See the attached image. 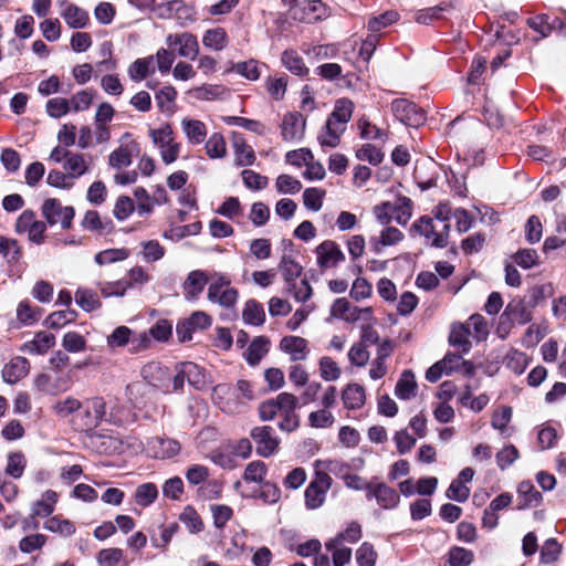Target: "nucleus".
<instances>
[{
    "mask_svg": "<svg viewBox=\"0 0 566 566\" xmlns=\"http://www.w3.org/2000/svg\"><path fill=\"white\" fill-rule=\"evenodd\" d=\"M180 522L190 533H199L203 530V523L197 511L188 505L184 509L179 516Z\"/></svg>",
    "mask_w": 566,
    "mask_h": 566,
    "instance_id": "680f3d73",
    "label": "nucleus"
},
{
    "mask_svg": "<svg viewBox=\"0 0 566 566\" xmlns=\"http://www.w3.org/2000/svg\"><path fill=\"white\" fill-rule=\"evenodd\" d=\"M206 153L211 159H220L227 155V144L220 133H213L205 145Z\"/></svg>",
    "mask_w": 566,
    "mask_h": 566,
    "instance_id": "5fc2aeb1",
    "label": "nucleus"
},
{
    "mask_svg": "<svg viewBox=\"0 0 566 566\" xmlns=\"http://www.w3.org/2000/svg\"><path fill=\"white\" fill-rule=\"evenodd\" d=\"M471 331V337L480 343L488 338L490 334V325L486 318L481 314H473L465 322Z\"/></svg>",
    "mask_w": 566,
    "mask_h": 566,
    "instance_id": "37998d69",
    "label": "nucleus"
},
{
    "mask_svg": "<svg viewBox=\"0 0 566 566\" xmlns=\"http://www.w3.org/2000/svg\"><path fill=\"white\" fill-rule=\"evenodd\" d=\"M279 269L282 272L285 286L290 283L297 281L302 275L303 266L297 263L291 255L284 254L279 263Z\"/></svg>",
    "mask_w": 566,
    "mask_h": 566,
    "instance_id": "a19ab883",
    "label": "nucleus"
},
{
    "mask_svg": "<svg viewBox=\"0 0 566 566\" xmlns=\"http://www.w3.org/2000/svg\"><path fill=\"white\" fill-rule=\"evenodd\" d=\"M354 112V103L348 98H339L335 102V106L328 118L346 129L347 123L350 120Z\"/></svg>",
    "mask_w": 566,
    "mask_h": 566,
    "instance_id": "7c9ffc66",
    "label": "nucleus"
},
{
    "mask_svg": "<svg viewBox=\"0 0 566 566\" xmlns=\"http://www.w3.org/2000/svg\"><path fill=\"white\" fill-rule=\"evenodd\" d=\"M77 313L74 310H63L51 313L46 319L45 324L49 328H61L69 323H72L76 319Z\"/></svg>",
    "mask_w": 566,
    "mask_h": 566,
    "instance_id": "052dcab7",
    "label": "nucleus"
},
{
    "mask_svg": "<svg viewBox=\"0 0 566 566\" xmlns=\"http://www.w3.org/2000/svg\"><path fill=\"white\" fill-rule=\"evenodd\" d=\"M0 254H2L9 263H18L22 258V249L15 239L0 235Z\"/></svg>",
    "mask_w": 566,
    "mask_h": 566,
    "instance_id": "6e6d98bb",
    "label": "nucleus"
},
{
    "mask_svg": "<svg viewBox=\"0 0 566 566\" xmlns=\"http://www.w3.org/2000/svg\"><path fill=\"white\" fill-rule=\"evenodd\" d=\"M270 340L265 336L255 337L245 352V360L249 365H258L262 357L268 354Z\"/></svg>",
    "mask_w": 566,
    "mask_h": 566,
    "instance_id": "473e14b6",
    "label": "nucleus"
},
{
    "mask_svg": "<svg viewBox=\"0 0 566 566\" xmlns=\"http://www.w3.org/2000/svg\"><path fill=\"white\" fill-rule=\"evenodd\" d=\"M250 437L255 444V452L263 458L273 455L280 444V439L275 434L274 428L270 426L254 427L250 431Z\"/></svg>",
    "mask_w": 566,
    "mask_h": 566,
    "instance_id": "1a4fd4ad",
    "label": "nucleus"
},
{
    "mask_svg": "<svg viewBox=\"0 0 566 566\" xmlns=\"http://www.w3.org/2000/svg\"><path fill=\"white\" fill-rule=\"evenodd\" d=\"M27 468L25 455L21 451L10 452L7 457L6 475L12 479H20Z\"/></svg>",
    "mask_w": 566,
    "mask_h": 566,
    "instance_id": "a18cd8bd",
    "label": "nucleus"
},
{
    "mask_svg": "<svg viewBox=\"0 0 566 566\" xmlns=\"http://www.w3.org/2000/svg\"><path fill=\"white\" fill-rule=\"evenodd\" d=\"M242 318L248 325H262L265 321V312L263 305L253 298L247 301L242 312Z\"/></svg>",
    "mask_w": 566,
    "mask_h": 566,
    "instance_id": "58836bf2",
    "label": "nucleus"
},
{
    "mask_svg": "<svg viewBox=\"0 0 566 566\" xmlns=\"http://www.w3.org/2000/svg\"><path fill=\"white\" fill-rule=\"evenodd\" d=\"M332 482L333 480L328 473L324 471L315 472L314 478L304 492L305 506L307 510H316L324 504Z\"/></svg>",
    "mask_w": 566,
    "mask_h": 566,
    "instance_id": "423d86ee",
    "label": "nucleus"
},
{
    "mask_svg": "<svg viewBox=\"0 0 566 566\" xmlns=\"http://www.w3.org/2000/svg\"><path fill=\"white\" fill-rule=\"evenodd\" d=\"M202 43L208 49L221 51L228 44V34L222 28L209 29L203 33Z\"/></svg>",
    "mask_w": 566,
    "mask_h": 566,
    "instance_id": "8fccbe9b",
    "label": "nucleus"
},
{
    "mask_svg": "<svg viewBox=\"0 0 566 566\" xmlns=\"http://www.w3.org/2000/svg\"><path fill=\"white\" fill-rule=\"evenodd\" d=\"M441 361L447 369V375H450L453 371H459L463 376L470 377L474 373L472 363L464 360L461 353H448Z\"/></svg>",
    "mask_w": 566,
    "mask_h": 566,
    "instance_id": "a878e982",
    "label": "nucleus"
},
{
    "mask_svg": "<svg viewBox=\"0 0 566 566\" xmlns=\"http://www.w3.org/2000/svg\"><path fill=\"white\" fill-rule=\"evenodd\" d=\"M474 560V553L461 546H451L447 553L448 566H470Z\"/></svg>",
    "mask_w": 566,
    "mask_h": 566,
    "instance_id": "09e8293b",
    "label": "nucleus"
},
{
    "mask_svg": "<svg viewBox=\"0 0 566 566\" xmlns=\"http://www.w3.org/2000/svg\"><path fill=\"white\" fill-rule=\"evenodd\" d=\"M268 468L264 462L256 460L250 462L243 473V480L245 482L263 483L266 475Z\"/></svg>",
    "mask_w": 566,
    "mask_h": 566,
    "instance_id": "338daca9",
    "label": "nucleus"
},
{
    "mask_svg": "<svg viewBox=\"0 0 566 566\" xmlns=\"http://www.w3.org/2000/svg\"><path fill=\"white\" fill-rule=\"evenodd\" d=\"M355 558L358 566H375L377 553L370 543L364 542L357 548Z\"/></svg>",
    "mask_w": 566,
    "mask_h": 566,
    "instance_id": "774afa93",
    "label": "nucleus"
},
{
    "mask_svg": "<svg viewBox=\"0 0 566 566\" xmlns=\"http://www.w3.org/2000/svg\"><path fill=\"white\" fill-rule=\"evenodd\" d=\"M280 411L282 420L279 422V428L285 432H293L300 427V417L296 409L300 408L298 399L290 392L280 394Z\"/></svg>",
    "mask_w": 566,
    "mask_h": 566,
    "instance_id": "9d476101",
    "label": "nucleus"
},
{
    "mask_svg": "<svg viewBox=\"0 0 566 566\" xmlns=\"http://www.w3.org/2000/svg\"><path fill=\"white\" fill-rule=\"evenodd\" d=\"M41 213L50 227L59 226L61 230H69L75 217V209L72 206H63L56 198H49L43 201Z\"/></svg>",
    "mask_w": 566,
    "mask_h": 566,
    "instance_id": "20e7f679",
    "label": "nucleus"
},
{
    "mask_svg": "<svg viewBox=\"0 0 566 566\" xmlns=\"http://www.w3.org/2000/svg\"><path fill=\"white\" fill-rule=\"evenodd\" d=\"M208 282L210 283V275L206 271L193 270L189 272L182 284L186 298L189 301L197 300Z\"/></svg>",
    "mask_w": 566,
    "mask_h": 566,
    "instance_id": "dca6fc26",
    "label": "nucleus"
},
{
    "mask_svg": "<svg viewBox=\"0 0 566 566\" xmlns=\"http://www.w3.org/2000/svg\"><path fill=\"white\" fill-rule=\"evenodd\" d=\"M55 344V336L51 333L39 332L34 338L24 344V349L32 355H43Z\"/></svg>",
    "mask_w": 566,
    "mask_h": 566,
    "instance_id": "2f4dec72",
    "label": "nucleus"
},
{
    "mask_svg": "<svg viewBox=\"0 0 566 566\" xmlns=\"http://www.w3.org/2000/svg\"><path fill=\"white\" fill-rule=\"evenodd\" d=\"M224 123L232 126H239L242 128H245L252 133H255L256 135H265L268 132V128L264 124H262L259 120L240 117V116H228L224 118Z\"/></svg>",
    "mask_w": 566,
    "mask_h": 566,
    "instance_id": "bf43d9fd",
    "label": "nucleus"
},
{
    "mask_svg": "<svg viewBox=\"0 0 566 566\" xmlns=\"http://www.w3.org/2000/svg\"><path fill=\"white\" fill-rule=\"evenodd\" d=\"M14 231L18 234H28V239L40 245L44 243V233L46 231V223L38 220L33 210H24L17 219Z\"/></svg>",
    "mask_w": 566,
    "mask_h": 566,
    "instance_id": "0eeeda50",
    "label": "nucleus"
},
{
    "mask_svg": "<svg viewBox=\"0 0 566 566\" xmlns=\"http://www.w3.org/2000/svg\"><path fill=\"white\" fill-rule=\"evenodd\" d=\"M345 130V128L327 118L322 132L317 136L319 145L329 148L337 147Z\"/></svg>",
    "mask_w": 566,
    "mask_h": 566,
    "instance_id": "b1692460",
    "label": "nucleus"
},
{
    "mask_svg": "<svg viewBox=\"0 0 566 566\" xmlns=\"http://www.w3.org/2000/svg\"><path fill=\"white\" fill-rule=\"evenodd\" d=\"M137 150V144L130 143L127 145H122L118 148L114 149L108 156V165L109 167L122 170L133 163V154Z\"/></svg>",
    "mask_w": 566,
    "mask_h": 566,
    "instance_id": "5701e85b",
    "label": "nucleus"
},
{
    "mask_svg": "<svg viewBox=\"0 0 566 566\" xmlns=\"http://www.w3.org/2000/svg\"><path fill=\"white\" fill-rule=\"evenodd\" d=\"M30 370V363L27 358L13 357L2 369V378L7 384H15L24 378Z\"/></svg>",
    "mask_w": 566,
    "mask_h": 566,
    "instance_id": "6ab92c4d",
    "label": "nucleus"
},
{
    "mask_svg": "<svg viewBox=\"0 0 566 566\" xmlns=\"http://www.w3.org/2000/svg\"><path fill=\"white\" fill-rule=\"evenodd\" d=\"M42 310L38 306L33 307L29 300H23L17 307V318L23 325H32L41 317Z\"/></svg>",
    "mask_w": 566,
    "mask_h": 566,
    "instance_id": "864d4df0",
    "label": "nucleus"
},
{
    "mask_svg": "<svg viewBox=\"0 0 566 566\" xmlns=\"http://www.w3.org/2000/svg\"><path fill=\"white\" fill-rule=\"evenodd\" d=\"M403 233L395 227H385L378 237H371L369 244L376 254H380L382 248L398 244L403 240Z\"/></svg>",
    "mask_w": 566,
    "mask_h": 566,
    "instance_id": "412c9836",
    "label": "nucleus"
},
{
    "mask_svg": "<svg viewBox=\"0 0 566 566\" xmlns=\"http://www.w3.org/2000/svg\"><path fill=\"white\" fill-rule=\"evenodd\" d=\"M166 43L181 57L193 61L199 54V42L190 32L168 34Z\"/></svg>",
    "mask_w": 566,
    "mask_h": 566,
    "instance_id": "9b49d317",
    "label": "nucleus"
},
{
    "mask_svg": "<svg viewBox=\"0 0 566 566\" xmlns=\"http://www.w3.org/2000/svg\"><path fill=\"white\" fill-rule=\"evenodd\" d=\"M528 24L543 38L548 36L554 29H566V25H564L560 19L555 18L549 21V17L547 14H538L530 19Z\"/></svg>",
    "mask_w": 566,
    "mask_h": 566,
    "instance_id": "f704fd0d",
    "label": "nucleus"
},
{
    "mask_svg": "<svg viewBox=\"0 0 566 566\" xmlns=\"http://www.w3.org/2000/svg\"><path fill=\"white\" fill-rule=\"evenodd\" d=\"M63 168L66 170L67 175L73 181L74 179L85 175L88 170L85 156L78 153H71L67 159L64 161Z\"/></svg>",
    "mask_w": 566,
    "mask_h": 566,
    "instance_id": "79ce46f5",
    "label": "nucleus"
},
{
    "mask_svg": "<svg viewBox=\"0 0 566 566\" xmlns=\"http://www.w3.org/2000/svg\"><path fill=\"white\" fill-rule=\"evenodd\" d=\"M503 365L514 374L521 375L528 365V358L522 352L510 349L503 357Z\"/></svg>",
    "mask_w": 566,
    "mask_h": 566,
    "instance_id": "603ef678",
    "label": "nucleus"
},
{
    "mask_svg": "<svg viewBox=\"0 0 566 566\" xmlns=\"http://www.w3.org/2000/svg\"><path fill=\"white\" fill-rule=\"evenodd\" d=\"M43 527L49 532L57 533L64 537L72 536L76 531V527L73 522H71L70 520H64L59 515L49 517L44 522Z\"/></svg>",
    "mask_w": 566,
    "mask_h": 566,
    "instance_id": "de8ad7c7",
    "label": "nucleus"
},
{
    "mask_svg": "<svg viewBox=\"0 0 566 566\" xmlns=\"http://www.w3.org/2000/svg\"><path fill=\"white\" fill-rule=\"evenodd\" d=\"M306 119L298 112L286 113L281 124V136L285 142L298 143L305 134Z\"/></svg>",
    "mask_w": 566,
    "mask_h": 566,
    "instance_id": "4468645a",
    "label": "nucleus"
},
{
    "mask_svg": "<svg viewBox=\"0 0 566 566\" xmlns=\"http://www.w3.org/2000/svg\"><path fill=\"white\" fill-rule=\"evenodd\" d=\"M317 264L321 269L336 266L345 260V254L333 240H325L315 249Z\"/></svg>",
    "mask_w": 566,
    "mask_h": 566,
    "instance_id": "2eb2a0df",
    "label": "nucleus"
},
{
    "mask_svg": "<svg viewBox=\"0 0 566 566\" xmlns=\"http://www.w3.org/2000/svg\"><path fill=\"white\" fill-rule=\"evenodd\" d=\"M453 210L447 202H440L432 210L433 218L422 216L416 220L411 228V233H417L423 237L431 247L446 248L448 245L450 232V219L452 218Z\"/></svg>",
    "mask_w": 566,
    "mask_h": 566,
    "instance_id": "f257e3e1",
    "label": "nucleus"
},
{
    "mask_svg": "<svg viewBox=\"0 0 566 566\" xmlns=\"http://www.w3.org/2000/svg\"><path fill=\"white\" fill-rule=\"evenodd\" d=\"M342 400L345 408L356 410L365 403V389L358 384L347 385L342 392Z\"/></svg>",
    "mask_w": 566,
    "mask_h": 566,
    "instance_id": "c85d7f7f",
    "label": "nucleus"
},
{
    "mask_svg": "<svg viewBox=\"0 0 566 566\" xmlns=\"http://www.w3.org/2000/svg\"><path fill=\"white\" fill-rule=\"evenodd\" d=\"M234 161L239 167L252 166L256 159L252 146L248 145L240 135L233 138Z\"/></svg>",
    "mask_w": 566,
    "mask_h": 566,
    "instance_id": "393cba45",
    "label": "nucleus"
},
{
    "mask_svg": "<svg viewBox=\"0 0 566 566\" xmlns=\"http://www.w3.org/2000/svg\"><path fill=\"white\" fill-rule=\"evenodd\" d=\"M82 407L80 400L73 397H67L63 400H57L52 405V410L60 418H67L69 416L76 413Z\"/></svg>",
    "mask_w": 566,
    "mask_h": 566,
    "instance_id": "69168bd1",
    "label": "nucleus"
},
{
    "mask_svg": "<svg viewBox=\"0 0 566 566\" xmlns=\"http://www.w3.org/2000/svg\"><path fill=\"white\" fill-rule=\"evenodd\" d=\"M325 548L332 554L334 566H345L350 562L352 549L343 546L338 539H329L325 543Z\"/></svg>",
    "mask_w": 566,
    "mask_h": 566,
    "instance_id": "c03bdc74",
    "label": "nucleus"
},
{
    "mask_svg": "<svg viewBox=\"0 0 566 566\" xmlns=\"http://www.w3.org/2000/svg\"><path fill=\"white\" fill-rule=\"evenodd\" d=\"M75 302L85 312H92L102 306L97 294L88 289H78L75 292Z\"/></svg>",
    "mask_w": 566,
    "mask_h": 566,
    "instance_id": "4d7b16f0",
    "label": "nucleus"
},
{
    "mask_svg": "<svg viewBox=\"0 0 566 566\" xmlns=\"http://www.w3.org/2000/svg\"><path fill=\"white\" fill-rule=\"evenodd\" d=\"M417 382L410 370H405L396 384L395 395L401 400H409L416 396Z\"/></svg>",
    "mask_w": 566,
    "mask_h": 566,
    "instance_id": "c9c22d12",
    "label": "nucleus"
},
{
    "mask_svg": "<svg viewBox=\"0 0 566 566\" xmlns=\"http://www.w3.org/2000/svg\"><path fill=\"white\" fill-rule=\"evenodd\" d=\"M412 200L405 196H399L395 203H392L394 220L400 224L406 226L412 217Z\"/></svg>",
    "mask_w": 566,
    "mask_h": 566,
    "instance_id": "ea45409f",
    "label": "nucleus"
},
{
    "mask_svg": "<svg viewBox=\"0 0 566 566\" xmlns=\"http://www.w3.org/2000/svg\"><path fill=\"white\" fill-rule=\"evenodd\" d=\"M158 497V488L155 483L147 482L138 485L134 493V501L142 507L151 505Z\"/></svg>",
    "mask_w": 566,
    "mask_h": 566,
    "instance_id": "49530a36",
    "label": "nucleus"
},
{
    "mask_svg": "<svg viewBox=\"0 0 566 566\" xmlns=\"http://www.w3.org/2000/svg\"><path fill=\"white\" fill-rule=\"evenodd\" d=\"M280 349L290 355L291 360H303L307 357V340L300 336H284L280 342Z\"/></svg>",
    "mask_w": 566,
    "mask_h": 566,
    "instance_id": "4be33fe9",
    "label": "nucleus"
},
{
    "mask_svg": "<svg viewBox=\"0 0 566 566\" xmlns=\"http://www.w3.org/2000/svg\"><path fill=\"white\" fill-rule=\"evenodd\" d=\"M207 298L223 308H232L238 302L239 292L231 285L230 277L220 272L210 274Z\"/></svg>",
    "mask_w": 566,
    "mask_h": 566,
    "instance_id": "7ed1b4c3",
    "label": "nucleus"
},
{
    "mask_svg": "<svg viewBox=\"0 0 566 566\" xmlns=\"http://www.w3.org/2000/svg\"><path fill=\"white\" fill-rule=\"evenodd\" d=\"M366 499H375L382 510H395L400 503L399 493L384 482L371 481Z\"/></svg>",
    "mask_w": 566,
    "mask_h": 566,
    "instance_id": "ddd939ff",
    "label": "nucleus"
},
{
    "mask_svg": "<svg viewBox=\"0 0 566 566\" xmlns=\"http://www.w3.org/2000/svg\"><path fill=\"white\" fill-rule=\"evenodd\" d=\"M198 373V366L195 363H182L180 370L171 379V390H180L184 387L185 380L195 387H199V380L192 379V374Z\"/></svg>",
    "mask_w": 566,
    "mask_h": 566,
    "instance_id": "72a5a7b5",
    "label": "nucleus"
},
{
    "mask_svg": "<svg viewBox=\"0 0 566 566\" xmlns=\"http://www.w3.org/2000/svg\"><path fill=\"white\" fill-rule=\"evenodd\" d=\"M525 321L522 303L520 301L511 302L501 315V322L500 325H497V336L504 337L513 323H524Z\"/></svg>",
    "mask_w": 566,
    "mask_h": 566,
    "instance_id": "a211bd4d",
    "label": "nucleus"
},
{
    "mask_svg": "<svg viewBox=\"0 0 566 566\" xmlns=\"http://www.w3.org/2000/svg\"><path fill=\"white\" fill-rule=\"evenodd\" d=\"M450 8V3L443 2L436 7L421 9L416 12L415 21L419 24L430 25L440 19L442 12L448 11Z\"/></svg>",
    "mask_w": 566,
    "mask_h": 566,
    "instance_id": "3c124183",
    "label": "nucleus"
},
{
    "mask_svg": "<svg viewBox=\"0 0 566 566\" xmlns=\"http://www.w3.org/2000/svg\"><path fill=\"white\" fill-rule=\"evenodd\" d=\"M471 331L465 323H453L451 325L449 344L457 348L461 354H468L472 344L470 340Z\"/></svg>",
    "mask_w": 566,
    "mask_h": 566,
    "instance_id": "aec40b11",
    "label": "nucleus"
},
{
    "mask_svg": "<svg viewBox=\"0 0 566 566\" xmlns=\"http://www.w3.org/2000/svg\"><path fill=\"white\" fill-rule=\"evenodd\" d=\"M391 112L400 123L409 127H419L426 122L424 111L405 98L392 101Z\"/></svg>",
    "mask_w": 566,
    "mask_h": 566,
    "instance_id": "6e6552de",
    "label": "nucleus"
},
{
    "mask_svg": "<svg viewBox=\"0 0 566 566\" xmlns=\"http://www.w3.org/2000/svg\"><path fill=\"white\" fill-rule=\"evenodd\" d=\"M129 256V251L125 248L107 249L95 254V262L98 265L112 264L114 262L124 261Z\"/></svg>",
    "mask_w": 566,
    "mask_h": 566,
    "instance_id": "0e129e2a",
    "label": "nucleus"
},
{
    "mask_svg": "<svg viewBox=\"0 0 566 566\" xmlns=\"http://www.w3.org/2000/svg\"><path fill=\"white\" fill-rule=\"evenodd\" d=\"M286 292L294 297L296 302L305 303L313 295V289L310 282L304 277L300 282L295 281L285 286Z\"/></svg>",
    "mask_w": 566,
    "mask_h": 566,
    "instance_id": "13d9d810",
    "label": "nucleus"
},
{
    "mask_svg": "<svg viewBox=\"0 0 566 566\" xmlns=\"http://www.w3.org/2000/svg\"><path fill=\"white\" fill-rule=\"evenodd\" d=\"M147 454L154 459L169 460L181 451V444L176 439L154 437L147 441Z\"/></svg>",
    "mask_w": 566,
    "mask_h": 566,
    "instance_id": "f8f14e48",
    "label": "nucleus"
},
{
    "mask_svg": "<svg viewBox=\"0 0 566 566\" xmlns=\"http://www.w3.org/2000/svg\"><path fill=\"white\" fill-rule=\"evenodd\" d=\"M181 126L190 144L199 145L205 140L207 128L201 120L185 118L181 122Z\"/></svg>",
    "mask_w": 566,
    "mask_h": 566,
    "instance_id": "e433bc0d",
    "label": "nucleus"
},
{
    "mask_svg": "<svg viewBox=\"0 0 566 566\" xmlns=\"http://www.w3.org/2000/svg\"><path fill=\"white\" fill-rule=\"evenodd\" d=\"M56 502L57 493L53 490H46L41 499L32 504L33 516L49 517L54 512Z\"/></svg>",
    "mask_w": 566,
    "mask_h": 566,
    "instance_id": "cd10ccee",
    "label": "nucleus"
},
{
    "mask_svg": "<svg viewBox=\"0 0 566 566\" xmlns=\"http://www.w3.org/2000/svg\"><path fill=\"white\" fill-rule=\"evenodd\" d=\"M399 14L396 11H386L377 17H373L367 24L368 31L378 34L382 29L391 25L398 20Z\"/></svg>",
    "mask_w": 566,
    "mask_h": 566,
    "instance_id": "e2e57ef3",
    "label": "nucleus"
},
{
    "mask_svg": "<svg viewBox=\"0 0 566 566\" xmlns=\"http://www.w3.org/2000/svg\"><path fill=\"white\" fill-rule=\"evenodd\" d=\"M281 61L283 65L294 75L304 77L308 74V69L304 63V60L294 50H285L282 53Z\"/></svg>",
    "mask_w": 566,
    "mask_h": 566,
    "instance_id": "4c0bfd02",
    "label": "nucleus"
},
{
    "mask_svg": "<svg viewBox=\"0 0 566 566\" xmlns=\"http://www.w3.org/2000/svg\"><path fill=\"white\" fill-rule=\"evenodd\" d=\"M361 313L369 315L371 310L369 307L358 308L356 306H352L345 297L335 300L331 307V315L333 317L340 318L346 322H356L360 318Z\"/></svg>",
    "mask_w": 566,
    "mask_h": 566,
    "instance_id": "f3484780",
    "label": "nucleus"
},
{
    "mask_svg": "<svg viewBox=\"0 0 566 566\" xmlns=\"http://www.w3.org/2000/svg\"><path fill=\"white\" fill-rule=\"evenodd\" d=\"M61 6H65L61 15L70 28L82 29L87 24L88 15L83 9L67 3V1H62Z\"/></svg>",
    "mask_w": 566,
    "mask_h": 566,
    "instance_id": "bb28decb",
    "label": "nucleus"
},
{
    "mask_svg": "<svg viewBox=\"0 0 566 566\" xmlns=\"http://www.w3.org/2000/svg\"><path fill=\"white\" fill-rule=\"evenodd\" d=\"M237 392L247 400L254 398L252 386L250 381L241 379L233 388L228 384H219L213 388L212 399L220 407V409L228 413H233L239 410L240 402L234 399Z\"/></svg>",
    "mask_w": 566,
    "mask_h": 566,
    "instance_id": "f03ea898",
    "label": "nucleus"
},
{
    "mask_svg": "<svg viewBox=\"0 0 566 566\" xmlns=\"http://www.w3.org/2000/svg\"><path fill=\"white\" fill-rule=\"evenodd\" d=\"M105 402L103 398L95 397L74 415L73 427L77 431H90L96 428L105 418Z\"/></svg>",
    "mask_w": 566,
    "mask_h": 566,
    "instance_id": "39448f33",
    "label": "nucleus"
},
{
    "mask_svg": "<svg viewBox=\"0 0 566 566\" xmlns=\"http://www.w3.org/2000/svg\"><path fill=\"white\" fill-rule=\"evenodd\" d=\"M154 56H147L135 60L129 66H128V76L133 82H142L145 80L149 74H153L155 72V65H154Z\"/></svg>",
    "mask_w": 566,
    "mask_h": 566,
    "instance_id": "c756f323",
    "label": "nucleus"
}]
</instances>
